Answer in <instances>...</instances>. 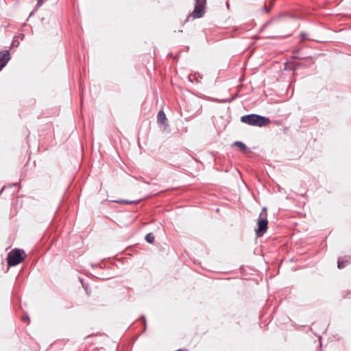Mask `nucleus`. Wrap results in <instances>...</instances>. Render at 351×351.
<instances>
[{
	"label": "nucleus",
	"instance_id": "18",
	"mask_svg": "<svg viewBox=\"0 0 351 351\" xmlns=\"http://www.w3.org/2000/svg\"><path fill=\"white\" fill-rule=\"evenodd\" d=\"M26 319H27V320H29V317H27L25 319H23V322H25Z\"/></svg>",
	"mask_w": 351,
	"mask_h": 351
},
{
	"label": "nucleus",
	"instance_id": "4",
	"mask_svg": "<svg viewBox=\"0 0 351 351\" xmlns=\"http://www.w3.org/2000/svg\"><path fill=\"white\" fill-rule=\"evenodd\" d=\"M195 6L193 12L190 14V16H192L193 19H199L201 18L204 14L205 5L206 3V0H195Z\"/></svg>",
	"mask_w": 351,
	"mask_h": 351
},
{
	"label": "nucleus",
	"instance_id": "1",
	"mask_svg": "<svg viewBox=\"0 0 351 351\" xmlns=\"http://www.w3.org/2000/svg\"><path fill=\"white\" fill-rule=\"evenodd\" d=\"M241 121V122L250 125L258 127L265 126L270 123V121L268 118L256 114L242 116Z\"/></svg>",
	"mask_w": 351,
	"mask_h": 351
},
{
	"label": "nucleus",
	"instance_id": "9",
	"mask_svg": "<svg viewBox=\"0 0 351 351\" xmlns=\"http://www.w3.org/2000/svg\"><path fill=\"white\" fill-rule=\"evenodd\" d=\"M346 266V262L343 261H341V259L338 260V268L342 269Z\"/></svg>",
	"mask_w": 351,
	"mask_h": 351
},
{
	"label": "nucleus",
	"instance_id": "16",
	"mask_svg": "<svg viewBox=\"0 0 351 351\" xmlns=\"http://www.w3.org/2000/svg\"><path fill=\"white\" fill-rule=\"evenodd\" d=\"M81 284L82 287H84V285L83 284L82 280H80Z\"/></svg>",
	"mask_w": 351,
	"mask_h": 351
},
{
	"label": "nucleus",
	"instance_id": "13",
	"mask_svg": "<svg viewBox=\"0 0 351 351\" xmlns=\"http://www.w3.org/2000/svg\"><path fill=\"white\" fill-rule=\"evenodd\" d=\"M141 319H142V321H143V324H144V326H145V317H144V316H142V317H141Z\"/></svg>",
	"mask_w": 351,
	"mask_h": 351
},
{
	"label": "nucleus",
	"instance_id": "5",
	"mask_svg": "<svg viewBox=\"0 0 351 351\" xmlns=\"http://www.w3.org/2000/svg\"><path fill=\"white\" fill-rule=\"evenodd\" d=\"M10 60V53L8 51L0 52V71L6 65Z\"/></svg>",
	"mask_w": 351,
	"mask_h": 351
},
{
	"label": "nucleus",
	"instance_id": "10",
	"mask_svg": "<svg viewBox=\"0 0 351 351\" xmlns=\"http://www.w3.org/2000/svg\"><path fill=\"white\" fill-rule=\"evenodd\" d=\"M117 202L125 203L126 204H132L133 202H128L127 200H119V201H117Z\"/></svg>",
	"mask_w": 351,
	"mask_h": 351
},
{
	"label": "nucleus",
	"instance_id": "2",
	"mask_svg": "<svg viewBox=\"0 0 351 351\" xmlns=\"http://www.w3.org/2000/svg\"><path fill=\"white\" fill-rule=\"evenodd\" d=\"M267 209L263 208L258 219V228L256 230L257 236H263L267 230L268 221L267 219Z\"/></svg>",
	"mask_w": 351,
	"mask_h": 351
},
{
	"label": "nucleus",
	"instance_id": "19",
	"mask_svg": "<svg viewBox=\"0 0 351 351\" xmlns=\"http://www.w3.org/2000/svg\"><path fill=\"white\" fill-rule=\"evenodd\" d=\"M3 190H4V188H2L1 191H0V193H1V191H2Z\"/></svg>",
	"mask_w": 351,
	"mask_h": 351
},
{
	"label": "nucleus",
	"instance_id": "15",
	"mask_svg": "<svg viewBox=\"0 0 351 351\" xmlns=\"http://www.w3.org/2000/svg\"><path fill=\"white\" fill-rule=\"evenodd\" d=\"M81 284L82 287H84V285L83 284L82 280H80Z\"/></svg>",
	"mask_w": 351,
	"mask_h": 351
},
{
	"label": "nucleus",
	"instance_id": "8",
	"mask_svg": "<svg viewBox=\"0 0 351 351\" xmlns=\"http://www.w3.org/2000/svg\"><path fill=\"white\" fill-rule=\"evenodd\" d=\"M234 144V145L238 146L242 151H244L246 149V145L242 142L236 141Z\"/></svg>",
	"mask_w": 351,
	"mask_h": 351
},
{
	"label": "nucleus",
	"instance_id": "14",
	"mask_svg": "<svg viewBox=\"0 0 351 351\" xmlns=\"http://www.w3.org/2000/svg\"><path fill=\"white\" fill-rule=\"evenodd\" d=\"M81 284L82 287H84V285L83 284L82 280H80Z\"/></svg>",
	"mask_w": 351,
	"mask_h": 351
},
{
	"label": "nucleus",
	"instance_id": "12",
	"mask_svg": "<svg viewBox=\"0 0 351 351\" xmlns=\"http://www.w3.org/2000/svg\"><path fill=\"white\" fill-rule=\"evenodd\" d=\"M263 8L265 10L266 12H269V9L267 8V6L265 4L263 5Z\"/></svg>",
	"mask_w": 351,
	"mask_h": 351
},
{
	"label": "nucleus",
	"instance_id": "3",
	"mask_svg": "<svg viewBox=\"0 0 351 351\" xmlns=\"http://www.w3.org/2000/svg\"><path fill=\"white\" fill-rule=\"evenodd\" d=\"M24 251L22 250L15 249L9 252L8 255V263L9 266H16L19 265L23 260V254Z\"/></svg>",
	"mask_w": 351,
	"mask_h": 351
},
{
	"label": "nucleus",
	"instance_id": "11",
	"mask_svg": "<svg viewBox=\"0 0 351 351\" xmlns=\"http://www.w3.org/2000/svg\"><path fill=\"white\" fill-rule=\"evenodd\" d=\"M300 36L302 37V40L306 39V38H307L306 34L305 33H301Z\"/></svg>",
	"mask_w": 351,
	"mask_h": 351
},
{
	"label": "nucleus",
	"instance_id": "7",
	"mask_svg": "<svg viewBox=\"0 0 351 351\" xmlns=\"http://www.w3.org/2000/svg\"><path fill=\"white\" fill-rule=\"evenodd\" d=\"M145 240L147 242L149 243H152L154 241V236L152 233H148L146 236H145Z\"/></svg>",
	"mask_w": 351,
	"mask_h": 351
},
{
	"label": "nucleus",
	"instance_id": "6",
	"mask_svg": "<svg viewBox=\"0 0 351 351\" xmlns=\"http://www.w3.org/2000/svg\"><path fill=\"white\" fill-rule=\"evenodd\" d=\"M167 117L165 112L162 110L159 111L157 115V121L158 123L167 126Z\"/></svg>",
	"mask_w": 351,
	"mask_h": 351
},
{
	"label": "nucleus",
	"instance_id": "17",
	"mask_svg": "<svg viewBox=\"0 0 351 351\" xmlns=\"http://www.w3.org/2000/svg\"><path fill=\"white\" fill-rule=\"evenodd\" d=\"M81 284L82 287H84V285L83 284L82 280H80Z\"/></svg>",
	"mask_w": 351,
	"mask_h": 351
}]
</instances>
